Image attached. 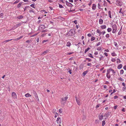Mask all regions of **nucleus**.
<instances>
[{"mask_svg":"<svg viewBox=\"0 0 126 126\" xmlns=\"http://www.w3.org/2000/svg\"><path fill=\"white\" fill-rule=\"evenodd\" d=\"M67 97L66 96L64 97V98H62L61 99V102L62 103L63 101H64V103H65V102L67 100Z\"/></svg>","mask_w":126,"mask_h":126,"instance_id":"obj_6","label":"nucleus"},{"mask_svg":"<svg viewBox=\"0 0 126 126\" xmlns=\"http://www.w3.org/2000/svg\"><path fill=\"white\" fill-rule=\"evenodd\" d=\"M21 24V23H18L16 24V25L14 26L13 27V29H15L17 28L18 26H20Z\"/></svg>","mask_w":126,"mask_h":126,"instance_id":"obj_9","label":"nucleus"},{"mask_svg":"<svg viewBox=\"0 0 126 126\" xmlns=\"http://www.w3.org/2000/svg\"><path fill=\"white\" fill-rule=\"evenodd\" d=\"M19 1V0H16L15 2H14L13 3V4H15L18 2Z\"/></svg>","mask_w":126,"mask_h":126,"instance_id":"obj_33","label":"nucleus"},{"mask_svg":"<svg viewBox=\"0 0 126 126\" xmlns=\"http://www.w3.org/2000/svg\"><path fill=\"white\" fill-rule=\"evenodd\" d=\"M122 8H121L120 9V11L119 12V13H122Z\"/></svg>","mask_w":126,"mask_h":126,"instance_id":"obj_63","label":"nucleus"},{"mask_svg":"<svg viewBox=\"0 0 126 126\" xmlns=\"http://www.w3.org/2000/svg\"><path fill=\"white\" fill-rule=\"evenodd\" d=\"M123 69L125 70H126V65H125L123 67Z\"/></svg>","mask_w":126,"mask_h":126,"instance_id":"obj_64","label":"nucleus"},{"mask_svg":"<svg viewBox=\"0 0 126 126\" xmlns=\"http://www.w3.org/2000/svg\"><path fill=\"white\" fill-rule=\"evenodd\" d=\"M30 6L33 8H35V4L34 3H33V4H31L30 5Z\"/></svg>","mask_w":126,"mask_h":126,"instance_id":"obj_24","label":"nucleus"},{"mask_svg":"<svg viewBox=\"0 0 126 126\" xmlns=\"http://www.w3.org/2000/svg\"><path fill=\"white\" fill-rule=\"evenodd\" d=\"M71 44L70 42H68L66 44L67 46L68 47H69L71 46Z\"/></svg>","mask_w":126,"mask_h":126,"instance_id":"obj_21","label":"nucleus"},{"mask_svg":"<svg viewBox=\"0 0 126 126\" xmlns=\"http://www.w3.org/2000/svg\"><path fill=\"white\" fill-rule=\"evenodd\" d=\"M123 91H125V90L126 89V87L124 86L123 88Z\"/></svg>","mask_w":126,"mask_h":126,"instance_id":"obj_52","label":"nucleus"},{"mask_svg":"<svg viewBox=\"0 0 126 126\" xmlns=\"http://www.w3.org/2000/svg\"><path fill=\"white\" fill-rule=\"evenodd\" d=\"M59 7L61 8H64L61 5L59 4Z\"/></svg>","mask_w":126,"mask_h":126,"instance_id":"obj_45","label":"nucleus"},{"mask_svg":"<svg viewBox=\"0 0 126 126\" xmlns=\"http://www.w3.org/2000/svg\"><path fill=\"white\" fill-rule=\"evenodd\" d=\"M103 116L102 114H100L98 116L99 119L100 120H101L103 119Z\"/></svg>","mask_w":126,"mask_h":126,"instance_id":"obj_12","label":"nucleus"},{"mask_svg":"<svg viewBox=\"0 0 126 126\" xmlns=\"http://www.w3.org/2000/svg\"><path fill=\"white\" fill-rule=\"evenodd\" d=\"M103 20L101 19H100L99 20V23L100 24H102L103 23Z\"/></svg>","mask_w":126,"mask_h":126,"instance_id":"obj_16","label":"nucleus"},{"mask_svg":"<svg viewBox=\"0 0 126 126\" xmlns=\"http://www.w3.org/2000/svg\"><path fill=\"white\" fill-rule=\"evenodd\" d=\"M96 5L95 4H93L92 7V9L94 10H95L96 9Z\"/></svg>","mask_w":126,"mask_h":126,"instance_id":"obj_11","label":"nucleus"},{"mask_svg":"<svg viewBox=\"0 0 126 126\" xmlns=\"http://www.w3.org/2000/svg\"><path fill=\"white\" fill-rule=\"evenodd\" d=\"M42 12H44L45 14L47 13V12L45 10H42Z\"/></svg>","mask_w":126,"mask_h":126,"instance_id":"obj_58","label":"nucleus"},{"mask_svg":"<svg viewBox=\"0 0 126 126\" xmlns=\"http://www.w3.org/2000/svg\"><path fill=\"white\" fill-rule=\"evenodd\" d=\"M87 65L88 66H91L92 65V64L91 63H88L87 64Z\"/></svg>","mask_w":126,"mask_h":126,"instance_id":"obj_61","label":"nucleus"},{"mask_svg":"<svg viewBox=\"0 0 126 126\" xmlns=\"http://www.w3.org/2000/svg\"><path fill=\"white\" fill-rule=\"evenodd\" d=\"M118 96L117 95H115L114 96V99H116L118 98Z\"/></svg>","mask_w":126,"mask_h":126,"instance_id":"obj_51","label":"nucleus"},{"mask_svg":"<svg viewBox=\"0 0 126 126\" xmlns=\"http://www.w3.org/2000/svg\"><path fill=\"white\" fill-rule=\"evenodd\" d=\"M124 70H123L122 69V70H121L120 71V73L121 74H123L124 73Z\"/></svg>","mask_w":126,"mask_h":126,"instance_id":"obj_40","label":"nucleus"},{"mask_svg":"<svg viewBox=\"0 0 126 126\" xmlns=\"http://www.w3.org/2000/svg\"><path fill=\"white\" fill-rule=\"evenodd\" d=\"M23 37V36H21L19 37H18L14 39V40L16 41H17L21 38H22Z\"/></svg>","mask_w":126,"mask_h":126,"instance_id":"obj_15","label":"nucleus"},{"mask_svg":"<svg viewBox=\"0 0 126 126\" xmlns=\"http://www.w3.org/2000/svg\"><path fill=\"white\" fill-rule=\"evenodd\" d=\"M28 7L29 6H26V7H25L24 9V11H26V10L28 8Z\"/></svg>","mask_w":126,"mask_h":126,"instance_id":"obj_48","label":"nucleus"},{"mask_svg":"<svg viewBox=\"0 0 126 126\" xmlns=\"http://www.w3.org/2000/svg\"><path fill=\"white\" fill-rule=\"evenodd\" d=\"M58 115V114L56 112L55 114V115L54 116L55 118H56Z\"/></svg>","mask_w":126,"mask_h":126,"instance_id":"obj_41","label":"nucleus"},{"mask_svg":"<svg viewBox=\"0 0 126 126\" xmlns=\"http://www.w3.org/2000/svg\"><path fill=\"white\" fill-rule=\"evenodd\" d=\"M95 39V38L93 36H92L91 39V41H93Z\"/></svg>","mask_w":126,"mask_h":126,"instance_id":"obj_25","label":"nucleus"},{"mask_svg":"<svg viewBox=\"0 0 126 126\" xmlns=\"http://www.w3.org/2000/svg\"><path fill=\"white\" fill-rule=\"evenodd\" d=\"M111 61L113 62H115L116 61V59L115 58H112L111 60Z\"/></svg>","mask_w":126,"mask_h":126,"instance_id":"obj_38","label":"nucleus"},{"mask_svg":"<svg viewBox=\"0 0 126 126\" xmlns=\"http://www.w3.org/2000/svg\"><path fill=\"white\" fill-rule=\"evenodd\" d=\"M57 122L58 124H60L61 123L62 121L60 117H58L57 120Z\"/></svg>","mask_w":126,"mask_h":126,"instance_id":"obj_7","label":"nucleus"},{"mask_svg":"<svg viewBox=\"0 0 126 126\" xmlns=\"http://www.w3.org/2000/svg\"><path fill=\"white\" fill-rule=\"evenodd\" d=\"M73 53V52H68V53H66V55H70L72 54Z\"/></svg>","mask_w":126,"mask_h":126,"instance_id":"obj_30","label":"nucleus"},{"mask_svg":"<svg viewBox=\"0 0 126 126\" xmlns=\"http://www.w3.org/2000/svg\"><path fill=\"white\" fill-rule=\"evenodd\" d=\"M66 5L72 7L73 5L71 3L67 1H66Z\"/></svg>","mask_w":126,"mask_h":126,"instance_id":"obj_10","label":"nucleus"},{"mask_svg":"<svg viewBox=\"0 0 126 126\" xmlns=\"http://www.w3.org/2000/svg\"><path fill=\"white\" fill-rule=\"evenodd\" d=\"M35 97L36 99H37L38 100H39V99H38V97L37 96V95L36 94V95H35Z\"/></svg>","mask_w":126,"mask_h":126,"instance_id":"obj_56","label":"nucleus"},{"mask_svg":"<svg viewBox=\"0 0 126 126\" xmlns=\"http://www.w3.org/2000/svg\"><path fill=\"white\" fill-rule=\"evenodd\" d=\"M98 54V52L97 51H95L94 53V54L95 55H97Z\"/></svg>","mask_w":126,"mask_h":126,"instance_id":"obj_54","label":"nucleus"},{"mask_svg":"<svg viewBox=\"0 0 126 126\" xmlns=\"http://www.w3.org/2000/svg\"><path fill=\"white\" fill-rule=\"evenodd\" d=\"M108 14L109 15V17L110 18H112L111 13L110 11H108Z\"/></svg>","mask_w":126,"mask_h":126,"instance_id":"obj_13","label":"nucleus"},{"mask_svg":"<svg viewBox=\"0 0 126 126\" xmlns=\"http://www.w3.org/2000/svg\"><path fill=\"white\" fill-rule=\"evenodd\" d=\"M122 111L124 112H125V109L124 108H123L122 109Z\"/></svg>","mask_w":126,"mask_h":126,"instance_id":"obj_59","label":"nucleus"},{"mask_svg":"<svg viewBox=\"0 0 126 126\" xmlns=\"http://www.w3.org/2000/svg\"><path fill=\"white\" fill-rule=\"evenodd\" d=\"M111 72L113 75H115L116 73L115 71L111 68H110L107 70L106 74V77L108 79H110V73Z\"/></svg>","mask_w":126,"mask_h":126,"instance_id":"obj_1","label":"nucleus"},{"mask_svg":"<svg viewBox=\"0 0 126 126\" xmlns=\"http://www.w3.org/2000/svg\"><path fill=\"white\" fill-rule=\"evenodd\" d=\"M12 96L13 98L16 99L17 98V95L14 92H13L12 93Z\"/></svg>","mask_w":126,"mask_h":126,"instance_id":"obj_4","label":"nucleus"},{"mask_svg":"<svg viewBox=\"0 0 126 126\" xmlns=\"http://www.w3.org/2000/svg\"><path fill=\"white\" fill-rule=\"evenodd\" d=\"M22 4V3H19L17 5V7L18 8H19L21 5Z\"/></svg>","mask_w":126,"mask_h":126,"instance_id":"obj_39","label":"nucleus"},{"mask_svg":"<svg viewBox=\"0 0 126 126\" xmlns=\"http://www.w3.org/2000/svg\"><path fill=\"white\" fill-rule=\"evenodd\" d=\"M104 51L107 52H109V50L108 49H106L104 50Z\"/></svg>","mask_w":126,"mask_h":126,"instance_id":"obj_62","label":"nucleus"},{"mask_svg":"<svg viewBox=\"0 0 126 126\" xmlns=\"http://www.w3.org/2000/svg\"><path fill=\"white\" fill-rule=\"evenodd\" d=\"M104 54L106 56H108V53L106 52H104Z\"/></svg>","mask_w":126,"mask_h":126,"instance_id":"obj_57","label":"nucleus"},{"mask_svg":"<svg viewBox=\"0 0 126 126\" xmlns=\"http://www.w3.org/2000/svg\"><path fill=\"white\" fill-rule=\"evenodd\" d=\"M101 6L100 4L99 3H98L97 5V7L99 9H100L101 8Z\"/></svg>","mask_w":126,"mask_h":126,"instance_id":"obj_28","label":"nucleus"},{"mask_svg":"<svg viewBox=\"0 0 126 126\" xmlns=\"http://www.w3.org/2000/svg\"><path fill=\"white\" fill-rule=\"evenodd\" d=\"M23 17V16L22 15L20 16L17 17V18L19 19H20L22 18Z\"/></svg>","mask_w":126,"mask_h":126,"instance_id":"obj_22","label":"nucleus"},{"mask_svg":"<svg viewBox=\"0 0 126 126\" xmlns=\"http://www.w3.org/2000/svg\"><path fill=\"white\" fill-rule=\"evenodd\" d=\"M122 67V65L121 64H120L119 65L117 66V68L118 69H121Z\"/></svg>","mask_w":126,"mask_h":126,"instance_id":"obj_17","label":"nucleus"},{"mask_svg":"<svg viewBox=\"0 0 126 126\" xmlns=\"http://www.w3.org/2000/svg\"><path fill=\"white\" fill-rule=\"evenodd\" d=\"M49 51V50H47L44 51L42 53V54H45L48 52Z\"/></svg>","mask_w":126,"mask_h":126,"instance_id":"obj_23","label":"nucleus"},{"mask_svg":"<svg viewBox=\"0 0 126 126\" xmlns=\"http://www.w3.org/2000/svg\"><path fill=\"white\" fill-rule=\"evenodd\" d=\"M88 56L90 57H91L92 58H93V57L92 56V54L91 53H89L88 54Z\"/></svg>","mask_w":126,"mask_h":126,"instance_id":"obj_36","label":"nucleus"},{"mask_svg":"<svg viewBox=\"0 0 126 126\" xmlns=\"http://www.w3.org/2000/svg\"><path fill=\"white\" fill-rule=\"evenodd\" d=\"M101 29H105L106 28V26L105 25H102L101 26Z\"/></svg>","mask_w":126,"mask_h":126,"instance_id":"obj_19","label":"nucleus"},{"mask_svg":"<svg viewBox=\"0 0 126 126\" xmlns=\"http://www.w3.org/2000/svg\"><path fill=\"white\" fill-rule=\"evenodd\" d=\"M114 44L116 47H117L118 45L116 42H114Z\"/></svg>","mask_w":126,"mask_h":126,"instance_id":"obj_46","label":"nucleus"},{"mask_svg":"<svg viewBox=\"0 0 126 126\" xmlns=\"http://www.w3.org/2000/svg\"><path fill=\"white\" fill-rule=\"evenodd\" d=\"M25 96L27 97H28L31 96V95L28 93L25 94Z\"/></svg>","mask_w":126,"mask_h":126,"instance_id":"obj_14","label":"nucleus"},{"mask_svg":"<svg viewBox=\"0 0 126 126\" xmlns=\"http://www.w3.org/2000/svg\"><path fill=\"white\" fill-rule=\"evenodd\" d=\"M102 49V48L100 47H99L97 48V50H98L100 51Z\"/></svg>","mask_w":126,"mask_h":126,"instance_id":"obj_32","label":"nucleus"},{"mask_svg":"<svg viewBox=\"0 0 126 126\" xmlns=\"http://www.w3.org/2000/svg\"><path fill=\"white\" fill-rule=\"evenodd\" d=\"M111 55L113 56H117V55L114 52L111 53Z\"/></svg>","mask_w":126,"mask_h":126,"instance_id":"obj_18","label":"nucleus"},{"mask_svg":"<svg viewBox=\"0 0 126 126\" xmlns=\"http://www.w3.org/2000/svg\"><path fill=\"white\" fill-rule=\"evenodd\" d=\"M111 30L112 29L110 28H109L107 29V31L109 32H110L111 31Z\"/></svg>","mask_w":126,"mask_h":126,"instance_id":"obj_27","label":"nucleus"},{"mask_svg":"<svg viewBox=\"0 0 126 126\" xmlns=\"http://www.w3.org/2000/svg\"><path fill=\"white\" fill-rule=\"evenodd\" d=\"M121 62V61L120 59H117V63H120Z\"/></svg>","mask_w":126,"mask_h":126,"instance_id":"obj_35","label":"nucleus"},{"mask_svg":"<svg viewBox=\"0 0 126 126\" xmlns=\"http://www.w3.org/2000/svg\"><path fill=\"white\" fill-rule=\"evenodd\" d=\"M121 30V29L120 30V31L118 33V35H120L121 34L122 32H121V31H120Z\"/></svg>","mask_w":126,"mask_h":126,"instance_id":"obj_55","label":"nucleus"},{"mask_svg":"<svg viewBox=\"0 0 126 126\" xmlns=\"http://www.w3.org/2000/svg\"><path fill=\"white\" fill-rule=\"evenodd\" d=\"M46 28V27L44 25H40L39 28V30H41L43 29H44Z\"/></svg>","mask_w":126,"mask_h":126,"instance_id":"obj_5","label":"nucleus"},{"mask_svg":"<svg viewBox=\"0 0 126 126\" xmlns=\"http://www.w3.org/2000/svg\"><path fill=\"white\" fill-rule=\"evenodd\" d=\"M90 48L89 47H88L85 50V51H84V53H86L87 51H88L90 49Z\"/></svg>","mask_w":126,"mask_h":126,"instance_id":"obj_26","label":"nucleus"},{"mask_svg":"<svg viewBox=\"0 0 126 126\" xmlns=\"http://www.w3.org/2000/svg\"><path fill=\"white\" fill-rule=\"evenodd\" d=\"M75 32V31L74 29H71L69 31L68 34L69 36H71L74 35Z\"/></svg>","mask_w":126,"mask_h":126,"instance_id":"obj_3","label":"nucleus"},{"mask_svg":"<svg viewBox=\"0 0 126 126\" xmlns=\"http://www.w3.org/2000/svg\"><path fill=\"white\" fill-rule=\"evenodd\" d=\"M118 79L120 80L121 81H123L124 80L122 79L121 77H120Z\"/></svg>","mask_w":126,"mask_h":126,"instance_id":"obj_49","label":"nucleus"},{"mask_svg":"<svg viewBox=\"0 0 126 126\" xmlns=\"http://www.w3.org/2000/svg\"><path fill=\"white\" fill-rule=\"evenodd\" d=\"M63 110L62 109H60L59 110V112L60 113H62L63 112Z\"/></svg>","mask_w":126,"mask_h":126,"instance_id":"obj_31","label":"nucleus"},{"mask_svg":"<svg viewBox=\"0 0 126 126\" xmlns=\"http://www.w3.org/2000/svg\"><path fill=\"white\" fill-rule=\"evenodd\" d=\"M112 33H116L117 29V27L116 25L115 24H114L112 26Z\"/></svg>","mask_w":126,"mask_h":126,"instance_id":"obj_2","label":"nucleus"},{"mask_svg":"<svg viewBox=\"0 0 126 126\" xmlns=\"http://www.w3.org/2000/svg\"><path fill=\"white\" fill-rule=\"evenodd\" d=\"M3 17V13H1L0 14V18H2Z\"/></svg>","mask_w":126,"mask_h":126,"instance_id":"obj_37","label":"nucleus"},{"mask_svg":"<svg viewBox=\"0 0 126 126\" xmlns=\"http://www.w3.org/2000/svg\"><path fill=\"white\" fill-rule=\"evenodd\" d=\"M105 37L106 38H109L110 37V35L109 34H106L105 35Z\"/></svg>","mask_w":126,"mask_h":126,"instance_id":"obj_42","label":"nucleus"},{"mask_svg":"<svg viewBox=\"0 0 126 126\" xmlns=\"http://www.w3.org/2000/svg\"><path fill=\"white\" fill-rule=\"evenodd\" d=\"M69 69V70L68 71V72L70 74H71L72 73L71 70L70 69Z\"/></svg>","mask_w":126,"mask_h":126,"instance_id":"obj_60","label":"nucleus"},{"mask_svg":"<svg viewBox=\"0 0 126 126\" xmlns=\"http://www.w3.org/2000/svg\"><path fill=\"white\" fill-rule=\"evenodd\" d=\"M105 121L104 120H103V121H102V126H104V125H105Z\"/></svg>","mask_w":126,"mask_h":126,"instance_id":"obj_29","label":"nucleus"},{"mask_svg":"<svg viewBox=\"0 0 126 126\" xmlns=\"http://www.w3.org/2000/svg\"><path fill=\"white\" fill-rule=\"evenodd\" d=\"M105 33V31H104L103 32H101V33H100V35L102 34L103 35H104Z\"/></svg>","mask_w":126,"mask_h":126,"instance_id":"obj_44","label":"nucleus"},{"mask_svg":"<svg viewBox=\"0 0 126 126\" xmlns=\"http://www.w3.org/2000/svg\"><path fill=\"white\" fill-rule=\"evenodd\" d=\"M87 71H86L84 72L83 73V76H85L87 73Z\"/></svg>","mask_w":126,"mask_h":126,"instance_id":"obj_34","label":"nucleus"},{"mask_svg":"<svg viewBox=\"0 0 126 126\" xmlns=\"http://www.w3.org/2000/svg\"><path fill=\"white\" fill-rule=\"evenodd\" d=\"M96 32L97 33L99 34H100V35L101 32H100V31L99 30L97 29V30Z\"/></svg>","mask_w":126,"mask_h":126,"instance_id":"obj_43","label":"nucleus"},{"mask_svg":"<svg viewBox=\"0 0 126 126\" xmlns=\"http://www.w3.org/2000/svg\"><path fill=\"white\" fill-rule=\"evenodd\" d=\"M86 59L89 62H90L91 61V59L89 58H86Z\"/></svg>","mask_w":126,"mask_h":126,"instance_id":"obj_47","label":"nucleus"},{"mask_svg":"<svg viewBox=\"0 0 126 126\" xmlns=\"http://www.w3.org/2000/svg\"><path fill=\"white\" fill-rule=\"evenodd\" d=\"M29 12L30 13H32V12L33 13H34V11H33L32 10H30V11H29Z\"/></svg>","mask_w":126,"mask_h":126,"instance_id":"obj_53","label":"nucleus"},{"mask_svg":"<svg viewBox=\"0 0 126 126\" xmlns=\"http://www.w3.org/2000/svg\"><path fill=\"white\" fill-rule=\"evenodd\" d=\"M101 44V43L100 42H99L97 44H96V46H98Z\"/></svg>","mask_w":126,"mask_h":126,"instance_id":"obj_50","label":"nucleus"},{"mask_svg":"<svg viewBox=\"0 0 126 126\" xmlns=\"http://www.w3.org/2000/svg\"><path fill=\"white\" fill-rule=\"evenodd\" d=\"M12 40V39H10V40H5V41H4L3 42V43H4V44H5L6 43V42H9V41H10Z\"/></svg>","mask_w":126,"mask_h":126,"instance_id":"obj_20","label":"nucleus"},{"mask_svg":"<svg viewBox=\"0 0 126 126\" xmlns=\"http://www.w3.org/2000/svg\"><path fill=\"white\" fill-rule=\"evenodd\" d=\"M76 100L77 102L78 105H81V103L80 102V99L78 98H77L76 97H75Z\"/></svg>","mask_w":126,"mask_h":126,"instance_id":"obj_8","label":"nucleus"}]
</instances>
